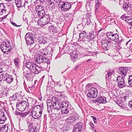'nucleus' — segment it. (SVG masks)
Here are the masks:
<instances>
[{
    "instance_id": "obj_10",
    "label": "nucleus",
    "mask_w": 132,
    "mask_h": 132,
    "mask_svg": "<svg viewBox=\"0 0 132 132\" xmlns=\"http://www.w3.org/2000/svg\"><path fill=\"white\" fill-rule=\"evenodd\" d=\"M7 12L5 5L2 3L0 4V15H5Z\"/></svg>"
},
{
    "instance_id": "obj_4",
    "label": "nucleus",
    "mask_w": 132,
    "mask_h": 132,
    "mask_svg": "<svg viewBox=\"0 0 132 132\" xmlns=\"http://www.w3.org/2000/svg\"><path fill=\"white\" fill-rule=\"evenodd\" d=\"M97 95V90L94 87H92L89 89L88 92L87 94L88 98L91 100L93 98H96Z\"/></svg>"
},
{
    "instance_id": "obj_30",
    "label": "nucleus",
    "mask_w": 132,
    "mask_h": 132,
    "mask_svg": "<svg viewBox=\"0 0 132 132\" xmlns=\"http://www.w3.org/2000/svg\"><path fill=\"white\" fill-rule=\"evenodd\" d=\"M20 60L19 58H15L14 60V62L15 67H18L19 64Z\"/></svg>"
},
{
    "instance_id": "obj_53",
    "label": "nucleus",
    "mask_w": 132,
    "mask_h": 132,
    "mask_svg": "<svg viewBox=\"0 0 132 132\" xmlns=\"http://www.w3.org/2000/svg\"><path fill=\"white\" fill-rule=\"evenodd\" d=\"M55 114L59 115L60 114V111L59 110H56V109L55 110Z\"/></svg>"
},
{
    "instance_id": "obj_29",
    "label": "nucleus",
    "mask_w": 132,
    "mask_h": 132,
    "mask_svg": "<svg viewBox=\"0 0 132 132\" xmlns=\"http://www.w3.org/2000/svg\"><path fill=\"white\" fill-rule=\"evenodd\" d=\"M26 43L29 45H31L34 43V41L33 38L27 39L26 40Z\"/></svg>"
},
{
    "instance_id": "obj_55",
    "label": "nucleus",
    "mask_w": 132,
    "mask_h": 132,
    "mask_svg": "<svg viewBox=\"0 0 132 132\" xmlns=\"http://www.w3.org/2000/svg\"><path fill=\"white\" fill-rule=\"evenodd\" d=\"M91 117L93 118L94 123L95 122H97V118H95L94 116H91Z\"/></svg>"
},
{
    "instance_id": "obj_58",
    "label": "nucleus",
    "mask_w": 132,
    "mask_h": 132,
    "mask_svg": "<svg viewBox=\"0 0 132 132\" xmlns=\"http://www.w3.org/2000/svg\"><path fill=\"white\" fill-rule=\"evenodd\" d=\"M5 63L6 65H9L10 63H9V61H6Z\"/></svg>"
},
{
    "instance_id": "obj_44",
    "label": "nucleus",
    "mask_w": 132,
    "mask_h": 132,
    "mask_svg": "<svg viewBox=\"0 0 132 132\" xmlns=\"http://www.w3.org/2000/svg\"><path fill=\"white\" fill-rule=\"evenodd\" d=\"M128 82L129 85L132 87V75L129 76Z\"/></svg>"
},
{
    "instance_id": "obj_40",
    "label": "nucleus",
    "mask_w": 132,
    "mask_h": 132,
    "mask_svg": "<svg viewBox=\"0 0 132 132\" xmlns=\"http://www.w3.org/2000/svg\"><path fill=\"white\" fill-rule=\"evenodd\" d=\"M125 21L126 22L129 23L131 25H132V18H128L125 20Z\"/></svg>"
},
{
    "instance_id": "obj_32",
    "label": "nucleus",
    "mask_w": 132,
    "mask_h": 132,
    "mask_svg": "<svg viewBox=\"0 0 132 132\" xmlns=\"http://www.w3.org/2000/svg\"><path fill=\"white\" fill-rule=\"evenodd\" d=\"M38 15L40 17H43L45 15V12L44 10H43L42 11H40L38 12Z\"/></svg>"
},
{
    "instance_id": "obj_62",
    "label": "nucleus",
    "mask_w": 132,
    "mask_h": 132,
    "mask_svg": "<svg viewBox=\"0 0 132 132\" xmlns=\"http://www.w3.org/2000/svg\"><path fill=\"white\" fill-rule=\"evenodd\" d=\"M7 16V15H5L3 17V18H1L0 19V21H2L3 19H4V17L5 18V16Z\"/></svg>"
},
{
    "instance_id": "obj_21",
    "label": "nucleus",
    "mask_w": 132,
    "mask_h": 132,
    "mask_svg": "<svg viewBox=\"0 0 132 132\" xmlns=\"http://www.w3.org/2000/svg\"><path fill=\"white\" fill-rule=\"evenodd\" d=\"M4 43L6 46V47H7L9 49H12V47L11 46V43L8 40H6L4 42Z\"/></svg>"
},
{
    "instance_id": "obj_5",
    "label": "nucleus",
    "mask_w": 132,
    "mask_h": 132,
    "mask_svg": "<svg viewBox=\"0 0 132 132\" xmlns=\"http://www.w3.org/2000/svg\"><path fill=\"white\" fill-rule=\"evenodd\" d=\"M29 106V103L24 101H23L18 104L16 105L17 109L19 111L22 112L24 111L26 108H28Z\"/></svg>"
},
{
    "instance_id": "obj_41",
    "label": "nucleus",
    "mask_w": 132,
    "mask_h": 132,
    "mask_svg": "<svg viewBox=\"0 0 132 132\" xmlns=\"http://www.w3.org/2000/svg\"><path fill=\"white\" fill-rule=\"evenodd\" d=\"M123 98L125 100L129 98V95H128V93L125 92L123 94Z\"/></svg>"
},
{
    "instance_id": "obj_35",
    "label": "nucleus",
    "mask_w": 132,
    "mask_h": 132,
    "mask_svg": "<svg viewBox=\"0 0 132 132\" xmlns=\"http://www.w3.org/2000/svg\"><path fill=\"white\" fill-rule=\"evenodd\" d=\"M68 108L62 107L61 108V111L62 114H67L69 111L68 110Z\"/></svg>"
},
{
    "instance_id": "obj_1",
    "label": "nucleus",
    "mask_w": 132,
    "mask_h": 132,
    "mask_svg": "<svg viewBox=\"0 0 132 132\" xmlns=\"http://www.w3.org/2000/svg\"><path fill=\"white\" fill-rule=\"evenodd\" d=\"M106 35L109 39L113 41H109L108 42L110 43L112 46L113 45H112V44L114 45H116L117 44H118L121 43L122 40L121 38H119L117 33H115L114 31L108 32L106 33Z\"/></svg>"
},
{
    "instance_id": "obj_31",
    "label": "nucleus",
    "mask_w": 132,
    "mask_h": 132,
    "mask_svg": "<svg viewBox=\"0 0 132 132\" xmlns=\"http://www.w3.org/2000/svg\"><path fill=\"white\" fill-rule=\"evenodd\" d=\"M76 119L75 118L71 116L68 117V118L66 119V121L70 122H74Z\"/></svg>"
},
{
    "instance_id": "obj_37",
    "label": "nucleus",
    "mask_w": 132,
    "mask_h": 132,
    "mask_svg": "<svg viewBox=\"0 0 132 132\" xmlns=\"http://www.w3.org/2000/svg\"><path fill=\"white\" fill-rule=\"evenodd\" d=\"M95 8L96 11L97 9L99 8V6L100 5V3L99 0H96L95 1Z\"/></svg>"
},
{
    "instance_id": "obj_15",
    "label": "nucleus",
    "mask_w": 132,
    "mask_h": 132,
    "mask_svg": "<svg viewBox=\"0 0 132 132\" xmlns=\"http://www.w3.org/2000/svg\"><path fill=\"white\" fill-rule=\"evenodd\" d=\"M96 100L99 103H106V98L104 97L101 96L97 98Z\"/></svg>"
},
{
    "instance_id": "obj_64",
    "label": "nucleus",
    "mask_w": 132,
    "mask_h": 132,
    "mask_svg": "<svg viewBox=\"0 0 132 132\" xmlns=\"http://www.w3.org/2000/svg\"><path fill=\"white\" fill-rule=\"evenodd\" d=\"M132 12H130L129 13V15H128V14L126 16H130V17L131 16V15H132Z\"/></svg>"
},
{
    "instance_id": "obj_54",
    "label": "nucleus",
    "mask_w": 132,
    "mask_h": 132,
    "mask_svg": "<svg viewBox=\"0 0 132 132\" xmlns=\"http://www.w3.org/2000/svg\"><path fill=\"white\" fill-rule=\"evenodd\" d=\"M129 106L131 108H132V101H130L129 102Z\"/></svg>"
},
{
    "instance_id": "obj_49",
    "label": "nucleus",
    "mask_w": 132,
    "mask_h": 132,
    "mask_svg": "<svg viewBox=\"0 0 132 132\" xmlns=\"http://www.w3.org/2000/svg\"><path fill=\"white\" fill-rule=\"evenodd\" d=\"M25 75L27 78L28 79L30 77V76L31 75V73L29 71H27Z\"/></svg>"
},
{
    "instance_id": "obj_52",
    "label": "nucleus",
    "mask_w": 132,
    "mask_h": 132,
    "mask_svg": "<svg viewBox=\"0 0 132 132\" xmlns=\"http://www.w3.org/2000/svg\"><path fill=\"white\" fill-rule=\"evenodd\" d=\"M129 41L130 40L127 42L126 44V45L127 47L129 48L130 47V43H129Z\"/></svg>"
},
{
    "instance_id": "obj_59",
    "label": "nucleus",
    "mask_w": 132,
    "mask_h": 132,
    "mask_svg": "<svg viewBox=\"0 0 132 132\" xmlns=\"http://www.w3.org/2000/svg\"><path fill=\"white\" fill-rule=\"evenodd\" d=\"M11 24H12V25L14 26H15L16 27H18L19 26H17L16 25V23L14 22H11Z\"/></svg>"
},
{
    "instance_id": "obj_57",
    "label": "nucleus",
    "mask_w": 132,
    "mask_h": 132,
    "mask_svg": "<svg viewBox=\"0 0 132 132\" xmlns=\"http://www.w3.org/2000/svg\"><path fill=\"white\" fill-rule=\"evenodd\" d=\"M124 3V1L123 0H120L119 1V4L120 5H122Z\"/></svg>"
},
{
    "instance_id": "obj_45",
    "label": "nucleus",
    "mask_w": 132,
    "mask_h": 132,
    "mask_svg": "<svg viewBox=\"0 0 132 132\" xmlns=\"http://www.w3.org/2000/svg\"><path fill=\"white\" fill-rule=\"evenodd\" d=\"M3 75V70L0 68V81L2 79Z\"/></svg>"
},
{
    "instance_id": "obj_14",
    "label": "nucleus",
    "mask_w": 132,
    "mask_h": 132,
    "mask_svg": "<svg viewBox=\"0 0 132 132\" xmlns=\"http://www.w3.org/2000/svg\"><path fill=\"white\" fill-rule=\"evenodd\" d=\"M78 54L77 51L74 50L70 53V56L72 59H77Z\"/></svg>"
},
{
    "instance_id": "obj_47",
    "label": "nucleus",
    "mask_w": 132,
    "mask_h": 132,
    "mask_svg": "<svg viewBox=\"0 0 132 132\" xmlns=\"http://www.w3.org/2000/svg\"><path fill=\"white\" fill-rule=\"evenodd\" d=\"M52 101L53 102V103H55L58 102V100L57 98L55 96H53L52 98Z\"/></svg>"
},
{
    "instance_id": "obj_9",
    "label": "nucleus",
    "mask_w": 132,
    "mask_h": 132,
    "mask_svg": "<svg viewBox=\"0 0 132 132\" xmlns=\"http://www.w3.org/2000/svg\"><path fill=\"white\" fill-rule=\"evenodd\" d=\"M119 74L122 77H124L127 74V70L126 68L121 67L119 70Z\"/></svg>"
},
{
    "instance_id": "obj_51",
    "label": "nucleus",
    "mask_w": 132,
    "mask_h": 132,
    "mask_svg": "<svg viewBox=\"0 0 132 132\" xmlns=\"http://www.w3.org/2000/svg\"><path fill=\"white\" fill-rule=\"evenodd\" d=\"M49 5H52V6L53 7V9L55 8L54 4L53 2H52L51 1H50V2L49 1Z\"/></svg>"
},
{
    "instance_id": "obj_22",
    "label": "nucleus",
    "mask_w": 132,
    "mask_h": 132,
    "mask_svg": "<svg viewBox=\"0 0 132 132\" xmlns=\"http://www.w3.org/2000/svg\"><path fill=\"white\" fill-rule=\"evenodd\" d=\"M61 105L58 102L53 103V106L55 109H56V110H59L61 108Z\"/></svg>"
},
{
    "instance_id": "obj_56",
    "label": "nucleus",
    "mask_w": 132,
    "mask_h": 132,
    "mask_svg": "<svg viewBox=\"0 0 132 132\" xmlns=\"http://www.w3.org/2000/svg\"><path fill=\"white\" fill-rule=\"evenodd\" d=\"M113 59H114L115 60H116V61H117V60H118V57L117 56H114L113 57Z\"/></svg>"
},
{
    "instance_id": "obj_7",
    "label": "nucleus",
    "mask_w": 132,
    "mask_h": 132,
    "mask_svg": "<svg viewBox=\"0 0 132 132\" xmlns=\"http://www.w3.org/2000/svg\"><path fill=\"white\" fill-rule=\"evenodd\" d=\"M35 61L37 63H39L42 62H47L48 59L44 57H43L42 56L37 55L35 59Z\"/></svg>"
},
{
    "instance_id": "obj_34",
    "label": "nucleus",
    "mask_w": 132,
    "mask_h": 132,
    "mask_svg": "<svg viewBox=\"0 0 132 132\" xmlns=\"http://www.w3.org/2000/svg\"><path fill=\"white\" fill-rule=\"evenodd\" d=\"M32 38H33L32 35V34L30 32L27 33L25 36V39L26 40L28 39H30Z\"/></svg>"
},
{
    "instance_id": "obj_25",
    "label": "nucleus",
    "mask_w": 132,
    "mask_h": 132,
    "mask_svg": "<svg viewBox=\"0 0 132 132\" xmlns=\"http://www.w3.org/2000/svg\"><path fill=\"white\" fill-rule=\"evenodd\" d=\"M47 49L45 48L43 49L40 50V53L42 55L44 56H46L48 54V52L47 51Z\"/></svg>"
},
{
    "instance_id": "obj_18",
    "label": "nucleus",
    "mask_w": 132,
    "mask_h": 132,
    "mask_svg": "<svg viewBox=\"0 0 132 132\" xmlns=\"http://www.w3.org/2000/svg\"><path fill=\"white\" fill-rule=\"evenodd\" d=\"M13 80V79L12 76L10 75L6 76V81L8 84H10L12 82Z\"/></svg>"
},
{
    "instance_id": "obj_26",
    "label": "nucleus",
    "mask_w": 132,
    "mask_h": 132,
    "mask_svg": "<svg viewBox=\"0 0 132 132\" xmlns=\"http://www.w3.org/2000/svg\"><path fill=\"white\" fill-rule=\"evenodd\" d=\"M102 46L104 49L106 50L107 49V47L108 46L107 42L106 40L102 41L101 42Z\"/></svg>"
},
{
    "instance_id": "obj_20",
    "label": "nucleus",
    "mask_w": 132,
    "mask_h": 132,
    "mask_svg": "<svg viewBox=\"0 0 132 132\" xmlns=\"http://www.w3.org/2000/svg\"><path fill=\"white\" fill-rule=\"evenodd\" d=\"M56 29V27L53 26H51L49 27L48 30L50 33H55L57 31Z\"/></svg>"
},
{
    "instance_id": "obj_63",
    "label": "nucleus",
    "mask_w": 132,
    "mask_h": 132,
    "mask_svg": "<svg viewBox=\"0 0 132 132\" xmlns=\"http://www.w3.org/2000/svg\"><path fill=\"white\" fill-rule=\"evenodd\" d=\"M61 0H53L54 2H59Z\"/></svg>"
},
{
    "instance_id": "obj_19",
    "label": "nucleus",
    "mask_w": 132,
    "mask_h": 132,
    "mask_svg": "<svg viewBox=\"0 0 132 132\" xmlns=\"http://www.w3.org/2000/svg\"><path fill=\"white\" fill-rule=\"evenodd\" d=\"M38 40L39 43L45 44L46 43L48 39L45 37L41 36L39 38Z\"/></svg>"
},
{
    "instance_id": "obj_33",
    "label": "nucleus",
    "mask_w": 132,
    "mask_h": 132,
    "mask_svg": "<svg viewBox=\"0 0 132 132\" xmlns=\"http://www.w3.org/2000/svg\"><path fill=\"white\" fill-rule=\"evenodd\" d=\"M15 2L17 7H21L22 5L21 0H15Z\"/></svg>"
},
{
    "instance_id": "obj_8",
    "label": "nucleus",
    "mask_w": 132,
    "mask_h": 132,
    "mask_svg": "<svg viewBox=\"0 0 132 132\" xmlns=\"http://www.w3.org/2000/svg\"><path fill=\"white\" fill-rule=\"evenodd\" d=\"M0 48L3 52L4 53L8 54L9 52H11V49H9L4 43V41L2 42L0 46Z\"/></svg>"
},
{
    "instance_id": "obj_23",
    "label": "nucleus",
    "mask_w": 132,
    "mask_h": 132,
    "mask_svg": "<svg viewBox=\"0 0 132 132\" xmlns=\"http://www.w3.org/2000/svg\"><path fill=\"white\" fill-rule=\"evenodd\" d=\"M106 84L108 86H109L110 87H112V85L114 84V82L110 80V78H109L107 79H106Z\"/></svg>"
},
{
    "instance_id": "obj_42",
    "label": "nucleus",
    "mask_w": 132,
    "mask_h": 132,
    "mask_svg": "<svg viewBox=\"0 0 132 132\" xmlns=\"http://www.w3.org/2000/svg\"><path fill=\"white\" fill-rule=\"evenodd\" d=\"M36 128L32 126H30L29 132H35Z\"/></svg>"
},
{
    "instance_id": "obj_46",
    "label": "nucleus",
    "mask_w": 132,
    "mask_h": 132,
    "mask_svg": "<svg viewBox=\"0 0 132 132\" xmlns=\"http://www.w3.org/2000/svg\"><path fill=\"white\" fill-rule=\"evenodd\" d=\"M36 8L38 12L44 10L43 7L40 5L36 6Z\"/></svg>"
},
{
    "instance_id": "obj_6",
    "label": "nucleus",
    "mask_w": 132,
    "mask_h": 132,
    "mask_svg": "<svg viewBox=\"0 0 132 132\" xmlns=\"http://www.w3.org/2000/svg\"><path fill=\"white\" fill-rule=\"evenodd\" d=\"M59 5L62 11H67L70 10L71 7V4L67 2L59 3Z\"/></svg>"
},
{
    "instance_id": "obj_50",
    "label": "nucleus",
    "mask_w": 132,
    "mask_h": 132,
    "mask_svg": "<svg viewBox=\"0 0 132 132\" xmlns=\"http://www.w3.org/2000/svg\"><path fill=\"white\" fill-rule=\"evenodd\" d=\"M28 0H25V2L24 3V7H25L26 6H27L29 7V5H28Z\"/></svg>"
},
{
    "instance_id": "obj_3",
    "label": "nucleus",
    "mask_w": 132,
    "mask_h": 132,
    "mask_svg": "<svg viewBox=\"0 0 132 132\" xmlns=\"http://www.w3.org/2000/svg\"><path fill=\"white\" fill-rule=\"evenodd\" d=\"M49 15L45 14L42 18L39 19L37 23L38 25L42 26L47 24L49 22Z\"/></svg>"
},
{
    "instance_id": "obj_24",
    "label": "nucleus",
    "mask_w": 132,
    "mask_h": 132,
    "mask_svg": "<svg viewBox=\"0 0 132 132\" xmlns=\"http://www.w3.org/2000/svg\"><path fill=\"white\" fill-rule=\"evenodd\" d=\"M114 71L113 70H111L109 71L108 74L106 75V79H107L109 78H110L112 74H114Z\"/></svg>"
},
{
    "instance_id": "obj_28",
    "label": "nucleus",
    "mask_w": 132,
    "mask_h": 132,
    "mask_svg": "<svg viewBox=\"0 0 132 132\" xmlns=\"http://www.w3.org/2000/svg\"><path fill=\"white\" fill-rule=\"evenodd\" d=\"M118 87L120 88H123L126 86V84L124 82V81H121L120 82H118Z\"/></svg>"
},
{
    "instance_id": "obj_60",
    "label": "nucleus",
    "mask_w": 132,
    "mask_h": 132,
    "mask_svg": "<svg viewBox=\"0 0 132 132\" xmlns=\"http://www.w3.org/2000/svg\"><path fill=\"white\" fill-rule=\"evenodd\" d=\"M81 131H79V130H74L73 129V132H81Z\"/></svg>"
},
{
    "instance_id": "obj_12",
    "label": "nucleus",
    "mask_w": 132,
    "mask_h": 132,
    "mask_svg": "<svg viewBox=\"0 0 132 132\" xmlns=\"http://www.w3.org/2000/svg\"><path fill=\"white\" fill-rule=\"evenodd\" d=\"M6 120L4 113L3 112H0V124H3Z\"/></svg>"
},
{
    "instance_id": "obj_61",
    "label": "nucleus",
    "mask_w": 132,
    "mask_h": 132,
    "mask_svg": "<svg viewBox=\"0 0 132 132\" xmlns=\"http://www.w3.org/2000/svg\"><path fill=\"white\" fill-rule=\"evenodd\" d=\"M15 97H16V95L15 94H14V95H13V96L12 97H11L12 98H14V99H16V98H14Z\"/></svg>"
},
{
    "instance_id": "obj_13",
    "label": "nucleus",
    "mask_w": 132,
    "mask_h": 132,
    "mask_svg": "<svg viewBox=\"0 0 132 132\" xmlns=\"http://www.w3.org/2000/svg\"><path fill=\"white\" fill-rule=\"evenodd\" d=\"M35 65L34 63L29 62H27L25 64V66L31 71L34 67Z\"/></svg>"
},
{
    "instance_id": "obj_2",
    "label": "nucleus",
    "mask_w": 132,
    "mask_h": 132,
    "mask_svg": "<svg viewBox=\"0 0 132 132\" xmlns=\"http://www.w3.org/2000/svg\"><path fill=\"white\" fill-rule=\"evenodd\" d=\"M42 112V108L41 106L39 105L35 106L31 112L32 117L34 119H37L41 116Z\"/></svg>"
},
{
    "instance_id": "obj_38",
    "label": "nucleus",
    "mask_w": 132,
    "mask_h": 132,
    "mask_svg": "<svg viewBox=\"0 0 132 132\" xmlns=\"http://www.w3.org/2000/svg\"><path fill=\"white\" fill-rule=\"evenodd\" d=\"M79 36L80 38H84L86 36V32L84 31H82L80 34Z\"/></svg>"
},
{
    "instance_id": "obj_43",
    "label": "nucleus",
    "mask_w": 132,
    "mask_h": 132,
    "mask_svg": "<svg viewBox=\"0 0 132 132\" xmlns=\"http://www.w3.org/2000/svg\"><path fill=\"white\" fill-rule=\"evenodd\" d=\"M117 81L118 82H121V81H124V79L123 78V77L120 76H118L117 78Z\"/></svg>"
},
{
    "instance_id": "obj_11",
    "label": "nucleus",
    "mask_w": 132,
    "mask_h": 132,
    "mask_svg": "<svg viewBox=\"0 0 132 132\" xmlns=\"http://www.w3.org/2000/svg\"><path fill=\"white\" fill-rule=\"evenodd\" d=\"M32 71L35 74H38L41 72L42 68L41 67L35 65Z\"/></svg>"
},
{
    "instance_id": "obj_16",
    "label": "nucleus",
    "mask_w": 132,
    "mask_h": 132,
    "mask_svg": "<svg viewBox=\"0 0 132 132\" xmlns=\"http://www.w3.org/2000/svg\"><path fill=\"white\" fill-rule=\"evenodd\" d=\"M9 129V127L7 125H3L0 128V132H7Z\"/></svg>"
},
{
    "instance_id": "obj_27",
    "label": "nucleus",
    "mask_w": 132,
    "mask_h": 132,
    "mask_svg": "<svg viewBox=\"0 0 132 132\" xmlns=\"http://www.w3.org/2000/svg\"><path fill=\"white\" fill-rule=\"evenodd\" d=\"M82 125V123L81 122H79L76 124L74 127L76 129L78 128L79 129H81Z\"/></svg>"
},
{
    "instance_id": "obj_48",
    "label": "nucleus",
    "mask_w": 132,
    "mask_h": 132,
    "mask_svg": "<svg viewBox=\"0 0 132 132\" xmlns=\"http://www.w3.org/2000/svg\"><path fill=\"white\" fill-rule=\"evenodd\" d=\"M130 17V16H126V14L124 15H122L120 17L123 20H124L125 19L127 18H129Z\"/></svg>"
},
{
    "instance_id": "obj_36",
    "label": "nucleus",
    "mask_w": 132,
    "mask_h": 132,
    "mask_svg": "<svg viewBox=\"0 0 132 132\" xmlns=\"http://www.w3.org/2000/svg\"><path fill=\"white\" fill-rule=\"evenodd\" d=\"M69 103L67 101H65L62 103V107L68 108Z\"/></svg>"
},
{
    "instance_id": "obj_39",
    "label": "nucleus",
    "mask_w": 132,
    "mask_h": 132,
    "mask_svg": "<svg viewBox=\"0 0 132 132\" xmlns=\"http://www.w3.org/2000/svg\"><path fill=\"white\" fill-rule=\"evenodd\" d=\"M46 102L47 108H51L52 105V102L51 101L48 99L47 100Z\"/></svg>"
},
{
    "instance_id": "obj_17",
    "label": "nucleus",
    "mask_w": 132,
    "mask_h": 132,
    "mask_svg": "<svg viewBox=\"0 0 132 132\" xmlns=\"http://www.w3.org/2000/svg\"><path fill=\"white\" fill-rule=\"evenodd\" d=\"M130 4H124L123 5V7L124 10L126 12H129L130 11L131 7Z\"/></svg>"
}]
</instances>
